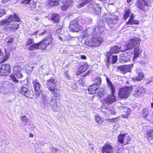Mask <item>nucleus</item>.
Here are the masks:
<instances>
[{"label": "nucleus", "instance_id": "obj_7", "mask_svg": "<svg viewBox=\"0 0 153 153\" xmlns=\"http://www.w3.org/2000/svg\"><path fill=\"white\" fill-rule=\"evenodd\" d=\"M98 26L95 27L93 31L89 32L88 31L85 32L84 36L85 37H89L90 35H91L92 34V32L94 33H96L97 34L99 32H103L104 30V24L103 21L102 20H100L98 23Z\"/></svg>", "mask_w": 153, "mask_h": 153}, {"label": "nucleus", "instance_id": "obj_34", "mask_svg": "<svg viewBox=\"0 0 153 153\" xmlns=\"http://www.w3.org/2000/svg\"><path fill=\"white\" fill-rule=\"evenodd\" d=\"M91 0H79L77 5L78 8H80L90 2Z\"/></svg>", "mask_w": 153, "mask_h": 153}, {"label": "nucleus", "instance_id": "obj_12", "mask_svg": "<svg viewBox=\"0 0 153 153\" xmlns=\"http://www.w3.org/2000/svg\"><path fill=\"white\" fill-rule=\"evenodd\" d=\"M130 54L131 53H127L126 52V51H125L123 53L120 54L119 58V61L122 63H124L129 61L131 58Z\"/></svg>", "mask_w": 153, "mask_h": 153}, {"label": "nucleus", "instance_id": "obj_20", "mask_svg": "<svg viewBox=\"0 0 153 153\" xmlns=\"http://www.w3.org/2000/svg\"><path fill=\"white\" fill-rule=\"evenodd\" d=\"M152 1V0H139L136 5L140 10H143V7L147 5V3H150Z\"/></svg>", "mask_w": 153, "mask_h": 153}, {"label": "nucleus", "instance_id": "obj_23", "mask_svg": "<svg viewBox=\"0 0 153 153\" xmlns=\"http://www.w3.org/2000/svg\"><path fill=\"white\" fill-rule=\"evenodd\" d=\"M50 103L53 111L57 112L58 111L59 108L57 105L56 100L54 98H51Z\"/></svg>", "mask_w": 153, "mask_h": 153}, {"label": "nucleus", "instance_id": "obj_27", "mask_svg": "<svg viewBox=\"0 0 153 153\" xmlns=\"http://www.w3.org/2000/svg\"><path fill=\"white\" fill-rule=\"evenodd\" d=\"M146 89L143 87H138L134 92V95L136 96H142L145 92Z\"/></svg>", "mask_w": 153, "mask_h": 153}, {"label": "nucleus", "instance_id": "obj_49", "mask_svg": "<svg viewBox=\"0 0 153 153\" xmlns=\"http://www.w3.org/2000/svg\"><path fill=\"white\" fill-rule=\"evenodd\" d=\"M6 12L4 9L0 7V17L2 16Z\"/></svg>", "mask_w": 153, "mask_h": 153}, {"label": "nucleus", "instance_id": "obj_18", "mask_svg": "<svg viewBox=\"0 0 153 153\" xmlns=\"http://www.w3.org/2000/svg\"><path fill=\"white\" fill-rule=\"evenodd\" d=\"M106 57L107 62L110 63L111 61L112 64L116 62L117 61V56H112L110 52H108L106 53Z\"/></svg>", "mask_w": 153, "mask_h": 153}, {"label": "nucleus", "instance_id": "obj_32", "mask_svg": "<svg viewBox=\"0 0 153 153\" xmlns=\"http://www.w3.org/2000/svg\"><path fill=\"white\" fill-rule=\"evenodd\" d=\"M98 88V87L96 84L90 86L88 89V93L90 94H94L95 93L96 90Z\"/></svg>", "mask_w": 153, "mask_h": 153}, {"label": "nucleus", "instance_id": "obj_36", "mask_svg": "<svg viewBox=\"0 0 153 153\" xmlns=\"http://www.w3.org/2000/svg\"><path fill=\"white\" fill-rule=\"evenodd\" d=\"M42 102L44 104V106L47 107L49 104V101L48 98L47 97L45 94H43L41 97Z\"/></svg>", "mask_w": 153, "mask_h": 153}, {"label": "nucleus", "instance_id": "obj_35", "mask_svg": "<svg viewBox=\"0 0 153 153\" xmlns=\"http://www.w3.org/2000/svg\"><path fill=\"white\" fill-rule=\"evenodd\" d=\"M20 120L22 124L24 126L28 127V125H30V122L28 121L25 116H22L20 118Z\"/></svg>", "mask_w": 153, "mask_h": 153}, {"label": "nucleus", "instance_id": "obj_9", "mask_svg": "<svg viewBox=\"0 0 153 153\" xmlns=\"http://www.w3.org/2000/svg\"><path fill=\"white\" fill-rule=\"evenodd\" d=\"M20 20L18 15L13 13V15H10L7 16L5 19L0 22V25H2L7 23H9L12 21L19 22Z\"/></svg>", "mask_w": 153, "mask_h": 153}, {"label": "nucleus", "instance_id": "obj_45", "mask_svg": "<svg viewBox=\"0 0 153 153\" xmlns=\"http://www.w3.org/2000/svg\"><path fill=\"white\" fill-rule=\"evenodd\" d=\"M104 111V115L105 116L107 115L109 116L110 114H111L114 115L116 113L115 111L111 110H106Z\"/></svg>", "mask_w": 153, "mask_h": 153}, {"label": "nucleus", "instance_id": "obj_55", "mask_svg": "<svg viewBox=\"0 0 153 153\" xmlns=\"http://www.w3.org/2000/svg\"><path fill=\"white\" fill-rule=\"evenodd\" d=\"M96 120V122L100 124L102 123V120L99 117H97Z\"/></svg>", "mask_w": 153, "mask_h": 153}, {"label": "nucleus", "instance_id": "obj_26", "mask_svg": "<svg viewBox=\"0 0 153 153\" xmlns=\"http://www.w3.org/2000/svg\"><path fill=\"white\" fill-rule=\"evenodd\" d=\"M58 81L55 78H52L48 80L46 82V84L47 85V88L50 86L53 87L56 86L57 85Z\"/></svg>", "mask_w": 153, "mask_h": 153}, {"label": "nucleus", "instance_id": "obj_43", "mask_svg": "<svg viewBox=\"0 0 153 153\" xmlns=\"http://www.w3.org/2000/svg\"><path fill=\"white\" fill-rule=\"evenodd\" d=\"M59 16L58 14H54L52 16L51 20L55 22H57L59 21Z\"/></svg>", "mask_w": 153, "mask_h": 153}, {"label": "nucleus", "instance_id": "obj_50", "mask_svg": "<svg viewBox=\"0 0 153 153\" xmlns=\"http://www.w3.org/2000/svg\"><path fill=\"white\" fill-rule=\"evenodd\" d=\"M33 68V66H29L28 65H27L26 67V70L29 71H32Z\"/></svg>", "mask_w": 153, "mask_h": 153}, {"label": "nucleus", "instance_id": "obj_48", "mask_svg": "<svg viewBox=\"0 0 153 153\" xmlns=\"http://www.w3.org/2000/svg\"><path fill=\"white\" fill-rule=\"evenodd\" d=\"M65 76L66 78L68 79H71V77L69 75L68 71H66L65 72Z\"/></svg>", "mask_w": 153, "mask_h": 153}, {"label": "nucleus", "instance_id": "obj_1", "mask_svg": "<svg viewBox=\"0 0 153 153\" xmlns=\"http://www.w3.org/2000/svg\"><path fill=\"white\" fill-rule=\"evenodd\" d=\"M108 87L110 88L112 94L110 95L104 100V102L106 104H109L112 103L116 100V98L114 94L115 91L114 86L108 78L106 79Z\"/></svg>", "mask_w": 153, "mask_h": 153}, {"label": "nucleus", "instance_id": "obj_16", "mask_svg": "<svg viewBox=\"0 0 153 153\" xmlns=\"http://www.w3.org/2000/svg\"><path fill=\"white\" fill-rule=\"evenodd\" d=\"M33 88L35 90V94L37 98L39 96L41 92V86L40 84L37 79H35L33 81Z\"/></svg>", "mask_w": 153, "mask_h": 153}, {"label": "nucleus", "instance_id": "obj_56", "mask_svg": "<svg viewBox=\"0 0 153 153\" xmlns=\"http://www.w3.org/2000/svg\"><path fill=\"white\" fill-rule=\"evenodd\" d=\"M72 84L71 87L73 89H75L77 88V86L75 83H72Z\"/></svg>", "mask_w": 153, "mask_h": 153}, {"label": "nucleus", "instance_id": "obj_22", "mask_svg": "<svg viewBox=\"0 0 153 153\" xmlns=\"http://www.w3.org/2000/svg\"><path fill=\"white\" fill-rule=\"evenodd\" d=\"M52 94L55 97H58L60 95V90L55 86L50 87L48 88Z\"/></svg>", "mask_w": 153, "mask_h": 153}, {"label": "nucleus", "instance_id": "obj_24", "mask_svg": "<svg viewBox=\"0 0 153 153\" xmlns=\"http://www.w3.org/2000/svg\"><path fill=\"white\" fill-rule=\"evenodd\" d=\"M102 149L103 153H113V148L110 144L105 145Z\"/></svg>", "mask_w": 153, "mask_h": 153}, {"label": "nucleus", "instance_id": "obj_14", "mask_svg": "<svg viewBox=\"0 0 153 153\" xmlns=\"http://www.w3.org/2000/svg\"><path fill=\"white\" fill-rule=\"evenodd\" d=\"M80 27L77 21L76 20H73L70 22L69 29V30L72 32H78L80 29Z\"/></svg>", "mask_w": 153, "mask_h": 153}, {"label": "nucleus", "instance_id": "obj_25", "mask_svg": "<svg viewBox=\"0 0 153 153\" xmlns=\"http://www.w3.org/2000/svg\"><path fill=\"white\" fill-rule=\"evenodd\" d=\"M140 68H137L136 70V72L138 74V76L133 78L134 81H138L141 80L144 76L143 73L140 70Z\"/></svg>", "mask_w": 153, "mask_h": 153}, {"label": "nucleus", "instance_id": "obj_17", "mask_svg": "<svg viewBox=\"0 0 153 153\" xmlns=\"http://www.w3.org/2000/svg\"><path fill=\"white\" fill-rule=\"evenodd\" d=\"M131 140V138L126 136V134H120L118 137V141L121 144L126 145L128 143V140Z\"/></svg>", "mask_w": 153, "mask_h": 153}, {"label": "nucleus", "instance_id": "obj_6", "mask_svg": "<svg viewBox=\"0 0 153 153\" xmlns=\"http://www.w3.org/2000/svg\"><path fill=\"white\" fill-rule=\"evenodd\" d=\"M13 74L10 76L11 79L14 82L17 83L18 80L17 78H21L22 77V75L21 73L22 68L19 66H16L13 68Z\"/></svg>", "mask_w": 153, "mask_h": 153}, {"label": "nucleus", "instance_id": "obj_38", "mask_svg": "<svg viewBox=\"0 0 153 153\" xmlns=\"http://www.w3.org/2000/svg\"><path fill=\"white\" fill-rule=\"evenodd\" d=\"M147 139L149 140H153V130L148 131L146 133Z\"/></svg>", "mask_w": 153, "mask_h": 153}, {"label": "nucleus", "instance_id": "obj_64", "mask_svg": "<svg viewBox=\"0 0 153 153\" xmlns=\"http://www.w3.org/2000/svg\"><path fill=\"white\" fill-rule=\"evenodd\" d=\"M72 62L73 64H76L78 63V62L75 60H73L72 61Z\"/></svg>", "mask_w": 153, "mask_h": 153}, {"label": "nucleus", "instance_id": "obj_44", "mask_svg": "<svg viewBox=\"0 0 153 153\" xmlns=\"http://www.w3.org/2000/svg\"><path fill=\"white\" fill-rule=\"evenodd\" d=\"M34 42V41L33 39L29 38L26 41L25 45L28 48V47L33 44Z\"/></svg>", "mask_w": 153, "mask_h": 153}, {"label": "nucleus", "instance_id": "obj_29", "mask_svg": "<svg viewBox=\"0 0 153 153\" xmlns=\"http://www.w3.org/2000/svg\"><path fill=\"white\" fill-rule=\"evenodd\" d=\"M59 0H48L47 6L49 8H51L53 6H57L59 4Z\"/></svg>", "mask_w": 153, "mask_h": 153}, {"label": "nucleus", "instance_id": "obj_62", "mask_svg": "<svg viewBox=\"0 0 153 153\" xmlns=\"http://www.w3.org/2000/svg\"><path fill=\"white\" fill-rule=\"evenodd\" d=\"M38 31H35L34 32H32L31 34V35H35L36 34Z\"/></svg>", "mask_w": 153, "mask_h": 153}, {"label": "nucleus", "instance_id": "obj_3", "mask_svg": "<svg viewBox=\"0 0 153 153\" xmlns=\"http://www.w3.org/2000/svg\"><path fill=\"white\" fill-rule=\"evenodd\" d=\"M103 41L102 38L98 35L88 38L85 41V44L92 47H97L100 45Z\"/></svg>", "mask_w": 153, "mask_h": 153}, {"label": "nucleus", "instance_id": "obj_42", "mask_svg": "<svg viewBox=\"0 0 153 153\" xmlns=\"http://www.w3.org/2000/svg\"><path fill=\"white\" fill-rule=\"evenodd\" d=\"M121 50L120 48L117 46H114L112 47L110 50V53H118Z\"/></svg>", "mask_w": 153, "mask_h": 153}, {"label": "nucleus", "instance_id": "obj_47", "mask_svg": "<svg viewBox=\"0 0 153 153\" xmlns=\"http://www.w3.org/2000/svg\"><path fill=\"white\" fill-rule=\"evenodd\" d=\"M131 11L129 10H126L124 12V14L123 16L124 20L126 19L128 17Z\"/></svg>", "mask_w": 153, "mask_h": 153}, {"label": "nucleus", "instance_id": "obj_61", "mask_svg": "<svg viewBox=\"0 0 153 153\" xmlns=\"http://www.w3.org/2000/svg\"><path fill=\"white\" fill-rule=\"evenodd\" d=\"M135 18V15L134 14H131L129 19H134Z\"/></svg>", "mask_w": 153, "mask_h": 153}, {"label": "nucleus", "instance_id": "obj_30", "mask_svg": "<svg viewBox=\"0 0 153 153\" xmlns=\"http://www.w3.org/2000/svg\"><path fill=\"white\" fill-rule=\"evenodd\" d=\"M41 50L40 42L34 43L28 47V50L30 51H34L36 50Z\"/></svg>", "mask_w": 153, "mask_h": 153}, {"label": "nucleus", "instance_id": "obj_28", "mask_svg": "<svg viewBox=\"0 0 153 153\" xmlns=\"http://www.w3.org/2000/svg\"><path fill=\"white\" fill-rule=\"evenodd\" d=\"M19 27V25L17 23L9 24H7L5 26V29L7 30H16L18 29Z\"/></svg>", "mask_w": 153, "mask_h": 153}, {"label": "nucleus", "instance_id": "obj_13", "mask_svg": "<svg viewBox=\"0 0 153 153\" xmlns=\"http://www.w3.org/2000/svg\"><path fill=\"white\" fill-rule=\"evenodd\" d=\"M10 71V67L9 65L3 64L0 68V75L7 76L9 74Z\"/></svg>", "mask_w": 153, "mask_h": 153}, {"label": "nucleus", "instance_id": "obj_54", "mask_svg": "<svg viewBox=\"0 0 153 153\" xmlns=\"http://www.w3.org/2000/svg\"><path fill=\"white\" fill-rule=\"evenodd\" d=\"M138 25L139 24V22L138 20L133 19V25Z\"/></svg>", "mask_w": 153, "mask_h": 153}, {"label": "nucleus", "instance_id": "obj_21", "mask_svg": "<svg viewBox=\"0 0 153 153\" xmlns=\"http://www.w3.org/2000/svg\"><path fill=\"white\" fill-rule=\"evenodd\" d=\"M5 56H4L3 53L1 51V49L0 48V62L2 63L6 61L8 59L10 55V52L9 51L5 50Z\"/></svg>", "mask_w": 153, "mask_h": 153}, {"label": "nucleus", "instance_id": "obj_58", "mask_svg": "<svg viewBox=\"0 0 153 153\" xmlns=\"http://www.w3.org/2000/svg\"><path fill=\"white\" fill-rule=\"evenodd\" d=\"M47 33V31L46 30H45L43 32H42V33H40L39 34V35H40V36H42L43 35H44L46 33Z\"/></svg>", "mask_w": 153, "mask_h": 153}, {"label": "nucleus", "instance_id": "obj_11", "mask_svg": "<svg viewBox=\"0 0 153 153\" xmlns=\"http://www.w3.org/2000/svg\"><path fill=\"white\" fill-rule=\"evenodd\" d=\"M141 42L140 39L138 38L134 37L130 39L128 43L126 45L127 48L128 49H132L136 46H138Z\"/></svg>", "mask_w": 153, "mask_h": 153}, {"label": "nucleus", "instance_id": "obj_8", "mask_svg": "<svg viewBox=\"0 0 153 153\" xmlns=\"http://www.w3.org/2000/svg\"><path fill=\"white\" fill-rule=\"evenodd\" d=\"M52 41V38L51 33H49L48 34L46 37L42 41L40 42L41 44V48L42 50H48L47 47L50 45Z\"/></svg>", "mask_w": 153, "mask_h": 153}, {"label": "nucleus", "instance_id": "obj_63", "mask_svg": "<svg viewBox=\"0 0 153 153\" xmlns=\"http://www.w3.org/2000/svg\"><path fill=\"white\" fill-rule=\"evenodd\" d=\"M89 146H88V147L90 148L91 149H93V146L92 145H91L90 144H89Z\"/></svg>", "mask_w": 153, "mask_h": 153}, {"label": "nucleus", "instance_id": "obj_46", "mask_svg": "<svg viewBox=\"0 0 153 153\" xmlns=\"http://www.w3.org/2000/svg\"><path fill=\"white\" fill-rule=\"evenodd\" d=\"M0 91L1 92L3 93L4 94L7 93V91L5 88L2 82L0 83Z\"/></svg>", "mask_w": 153, "mask_h": 153}, {"label": "nucleus", "instance_id": "obj_5", "mask_svg": "<svg viewBox=\"0 0 153 153\" xmlns=\"http://www.w3.org/2000/svg\"><path fill=\"white\" fill-rule=\"evenodd\" d=\"M106 23L110 28L114 27L119 20V17L114 14L111 13L106 15Z\"/></svg>", "mask_w": 153, "mask_h": 153}, {"label": "nucleus", "instance_id": "obj_52", "mask_svg": "<svg viewBox=\"0 0 153 153\" xmlns=\"http://www.w3.org/2000/svg\"><path fill=\"white\" fill-rule=\"evenodd\" d=\"M126 25H133V19H129L128 21L126 22Z\"/></svg>", "mask_w": 153, "mask_h": 153}, {"label": "nucleus", "instance_id": "obj_57", "mask_svg": "<svg viewBox=\"0 0 153 153\" xmlns=\"http://www.w3.org/2000/svg\"><path fill=\"white\" fill-rule=\"evenodd\" d=\"M116 120L117 119L116 118H113L112 119L108 120L109 121V122L113 123L115 122L116 121Z\"/></svg>", "mask_w": 153, "mask_h": 153}, {"label": "nucleus", "instance_id": "obj_53", "mask_svg": "<svg viewBox=\"0 0 153 153\" xmlns=\"http://www.w3.org/2000/svg\"><path fill=\"white\" fill-rule=\"evenodd\" d=\"M108 104H105L104 103H103L101 106V108L102 109H106L108 107Z\"/></svg>", "mask_w": 153, "mask_h": 153}, {"label": "nucleus", "instance_id": "obj_31", "mask_svg": "<svg viewBox=\"0 0 153 153\" xmlns=\"http://www.w3.org/2000/svg\"><path fill=\"white\" fill-rule=\"evenodd\" d=\"M21 3L24 5L30 4L32 8H35L36 7V3L33 0H25L22 1Z\"/></svg>", "mask_w": 153, "mask_h": 153}, {"label": "nucleus", "instance_id": "obj_59", "mask_svg": "<svg viewBox=\"0 0 153 153\" xmlns=\"http://www.w3.org/2000/svg\"><path fill=\"white\" fill-rule=\"evenodd\" d=\"M80 58L81 59H86V57L85 55H80L79 56Z\"/></svg>", "mask_w": 153, "mask_h": 153}, {"label": "nucleus", "instance_id": "obj_19", "mask_svg": "<svg viewBox=\"0 0 153 153\" xmlns=\"http://www.w3.org/2000/svg\"><path fill=\"white\" fill-rule=\"evenodd\" d=\"M133 66V65L132 64L128 65H124L119 66L118 69L121 71L123 74H125L127 72H130Z\"/></svg>", "mask_w": 153, "mask_h": 153}, {"label": "nucleus", "instance_id": "obj_39", "mask_svg": "<svg viewBox=\"0 0 153 153\" xmlns=\"http://www.w3.org/2000/svg\"><path fill=\"white\" fill-rule=\"evenodd\" d=\"M88 68V65L86 64H84L82 65H81L79 68L78 71L80 72H82L86 71Z\"/></svg>", "mask_w": 153, "mask_h": 153}, {"label": "nucleus", "instance_id": "obj_37", "mask_svg": "<svg viewBox=\"0 0 153 153\" xmlns=\"http://www.w3.org/2000/svg\"><path fill=\"white\" fill-rule=\"evenodd\" d=\"M149 110L147 108H145L143 109V116L145 117V120H149L151 117Z\"/></svg>", "mask_w": 153, "mask_h": 153}, {"label": "nucleus", "instance_id": "obj_51", "mask_svg": "<svg viewBox=\"0 0 153 153\" xmlns=\"http://www.w3.org/2000/svg\"><path fill=\"white\" fill-rule=\"evenodd\" d=\"M129 115V113L128 112H125V113L123 114L122 117L123 118H127Z\"/></svg>", "mask_w": 153, "mask_h": 153}, {"label": "nucleus", "instance_id": "obj_10", "mask_svg": "<svg viewBox=\"0 0 153 153\" xmlns=\"http://www.w3.org/2000/svg\"><path fill=\"white\" fill-rule=\"evenodd\" d=\"M132 90L131 87H126L121 88L119 91V96L121 98H127Z\"/></svg>", "mask_w": 153, "mask_h": 153}, {"label": "nucleus", "instance_id": "obj_60", "mask_svg": "<svg viewBox=\"0 0 153 153\" xmlns=\"http://www.w3.org/2000/svg\"><path fill=\"white\" fill-rule=\"evenodd\" d=\"M38 70L39 71V74H40L41 72H42L43 70L42 66H41L40 67H39L38 68Z\"/></svg>", "mask_w": 153, "mask_h": 153}, {"label": "nucleus", "instance_id": "obj_15", "mask_svg": "<svg viewBox=\"0 0 153 153\" xmlns=\"http://www.w3.org/2000/svg\"><path fill=\"white\" fill-rule=\"evenodd\" d=\"M19 92L21 94L30 98H32L33 97L32 92H31L25 86H22Z\"/></svg>", "mask_w": 153, "mask_h": 153}, {"label": "nucleus", "instance_id": "obj_41", "mask_svg": "<svg viewBox=\"0 0 153 153\" xmlns=\"http://www.w3.org/2000/svg\"><path fill=\"white\" fill-rule=\"evenodd\" d=\"M2 83L4 86L7 91L12 86V84L8 81L3 82Z\"/></svg>", "mask_w": 153, "mask_h": 153}, {"label": "nucleus", "instance_id": "obj_33", "mask_svg": "<svg viewBox=\"0 0 153 153\" xmlns=\"http://www.w3.org/2000/svg\"><path fill=\"white\" fill-rule=\"evenodd\" d=\"M140 45L136 46L134 48V54L133 59H135L138 57L139 55L142 52V50L139 49Z\"/></svg>", "mask_w": 153, "mask_h": 153}, {"label": "nucleus", "instance_id": "obj_4", "mask_svg": "<svg viewBox=\"0 0 153 153\" xmlns=\"http://www.w3.org/2000/svg\"><path fill=\"white\" fill-rule=\"evenodd\" d=\"M85 11L88 13L96 15H99L101 11L99 5L94 2H92L88 5Z\"/></svg>", "mask_w": 153, "mask_h": 153}, {"label": "nucleus", "instance_id": "obj_40", "mask_svg": "<svg viewBox=\"0 0 153 153\" xmlns=\"http://www.w3.org/2000/svg\"><path fill=\"white\" fill-rule=\"evenodd\" d=\"M67 2H68L67 4H64L62 7V9L64 10L67 9L70 6V4L73 2V0H65Z\"/></svg>", "mask_w": 153, "mask_h": 153}, {"label": "nucleus", "instance_id": "obj_2", "mask_svg": "<svg viewBox=\"0 0 153 153\" xmlns=\"http://www.w3.org/2000/svg\"><path fill=\"white\" fill-rule=\"evenodd\" d=\"M108 87L110 88L112 94L110 95L104 100V102L106 104H109L112 103L116 100V98L114 94L115 91L114 86L108 78L106 79Z\"/></svg>", "mask_w": 153, "mask_h": 153}]
</instances>
